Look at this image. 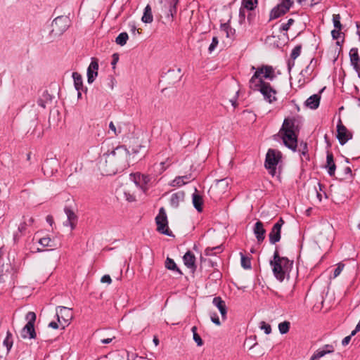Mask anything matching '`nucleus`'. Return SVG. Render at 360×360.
<instances>
[{"instance_id":"obj_1","label":"nucleus","mask_w":360,"mask_h":360,"mask_svg":"<svg viewBox=\"0 0 360 360\" xmlns=\"http://www.w3.org/2000/svg\"><path fill=\"white\" fill-rule=\"evenodd\" d=\"M254 73L248 82V86L253 91L259 92L265 101L272 103L277 100V91L270 82L276 78L274 68L268 65H262L257 68L251 67Z\"/></svg>"},{"instance_id":"obj_2","label":"nucleus","mask_w":360,"mask_h":360,"mask_svg":"<svg viewBox=\"0 0 360 360\" xmlns=\"http://www.w3.org/2000/svg\"><path fill=\"white\" fill-rule=\"evenodd\" d=\"M272 271L277 280L283 281L285 278H289L290 273L293 267V261L285 257H281L276 250L273 259L270 261Z\"/></svg>"},{"instance_id":"obj_3","label":"nucleus","mask_w":360,"mask_h":360,"mask_svg":"<svg viewBox=\"0 0 360 360\" xmlns=\"http://www.w3.org/2000/svg\"><path fill=\"white\" fill-rule=\"evenodd\" d=\"M296 129L295 120L292 118H285L279 131V135L284 145L294 152L296 151L297 146V136L295 134Z\"/></svg>"},{"instance_id":"obj_4","label":"nucleus","mask_w":360,"mask_h":360,"mask_svg":"<svg viewBox=\"0 0 360 360\" xmlns=\"http://www.w3.org/2000/svg\"><path fill=\"white\" fill-rule=\"evenodd\" d=\"M281 158L282 154L278 150L270 148L266 153L264 166L272 176L277 174V166Z\"/></svg>"},{"instance_id":"obj_5","label":"nucleus","mask_w":360,"mask_h":360,"mask_svg":"<svg viewBox=\"0 0 360 360\" xmlns=\"http://www.w3.org/2000/svg\"><path fill=\"white\" fill-rule=\"evenodd\" d=\"M27 321L26 325L22 328L20 331V336L23 339H34L37 334L34 329V323L36 321V314L33 311H29L26 316Z\"/></svg>"},{"instance_id":"obj_6","label":"nucleus","mask_w":360,"mask_h":360,"mask_svg":"<svg viewBox=\"0 0 360 360\" xmlns=\"http://www.w3.org/2000/svg\"><path fill=\"white\" fill-rule=\"evenodd\" d=\"M155 222L157 224V231L162 234L171 236L172 232L168 228L167 216L164 207L159 210V212L155 217Z\"/></svg>"},{"instance_id":"obj_7","label":"nucleus","mask_w":360,"mask_h":360,"mask_svg":"<svg viewBox=\"0 0 360 360\" xmlns=\"http://www.w3.org/2000/svg\"><path fill=\"white\" fill-rule=\"evenodd\" d=\"M70 20L67 16H58L52 22L51 32L56 35H60L68 30Z\"/></svg>"},{"instance_id":"obj_8","label":"nucleus","mask_w":360,"mask_h":360,"mask_svg":"<svg viewBox=\"0 0 360 360\" xmlns=\"http://www.w3.org/2000/svg\"><path fill=\"white\" fill-rule=\"evenodd\" d=\"M292 0H282L281 2L275 6L270 13V20L276 19L285 14L292 7Z\"/></svg>"},{"instance_id":"obj_9","label":"nucleus","mask_w":360,"mask_h":360,"mask_svg":"<svg viewBox=\"0 0 360 360\" xmlns=\"http://www.w3.org/2000/svg\"><path fill=\"white\" fill-rule=\"evenodd\" d=\"M56 316L58 323L63 328L70 323L72 317L71 309L65 307H58L56 309Z\"/></svg>"},{"instance_id":"obj_10","label":"nucleus","mask_w":360,"mask_h":360,"mask_svg":"<svg viewBox=\"0 0 360 360\" xmlns=\"http://www.w3.org/2000/svg\"><path fill=\"white\" fill-rule=\"evenodd\" d=\"M337 139L340 145H345L349 140L352 139V134L342 124L340 119L337 124Z\"/></svg>"},{"instance_id":"obj_11","label":"nucleus","mask_w":360,"mask_h":360,"mask_svg":"<svg viewBox=\"0 0 360 360\" xmlns=\"http://www.w3.org/2000/svg\"><path fill=\"white\" fill-rule=\"evenodd\" d=\"M131 179L134 181V184L144 193L147 191L148 188V184L150 183L151 179L150 176L136 173L131 174Z\"/></svg>"},{"instance_id":"obj_12","label":"nucleus","mask_w":360,"mask_h":360,"mask_svg":"<svg viewBox=\"0 0 360 360\" xmlns=\"http://www.w3.org/2000/svg\"><path fill=\"white\" fill-rule=\"evenodd\" d=\"M283 224V219L280 218L279 220L273 226L269 235V242L271 244H275L281 240V230Z\"/></svg>"},{"instance_id":"obj_13","label":"nucleus","mask_w":360,"mask_h":360,"mask_svg":"<svg viewBox=\"0 0 360 360\" xmlns=\"http://www.w3.org/2000/svg\"><path fill=\"white\" fill-rule=\"evenodd\" d=\"M128 150L123 146L117 147L114 150L111 151L110 153H105L108 158L111 160L112 158H117V160L120 162L127 160L128 158Z\"/></svg>"},{"instance_id":"obj_14","label":"nucleus","mask_w":360,"mask_h":360,"mask_svg":"<svg viewBox=\"0 0 360 360\" xmlns=\"http://www.w3.org/2000/svg\"><path fill=\"white\" fill-rule=\"evenodd\" d=\"M335 351L334 347L332 345H325L323 347L316 350L309 360H319L328 354H331Z\"/></svg>"},{"instance_id":"obj_15","label":"nucleus","mask_w":360,"mask_h":360,"mask_svg":"<svg viewBox=\"0 0 360 360\" xmlns=\"http://www.w3.org/2000/svg\"><path fill=\"white\" fill-rule=\"evenodd\" d=\"M98 63L96 59L92 58L87 68V82L91 84L98 75Z\"/></svg>"},{"instance_id":"obj_16","label":"nucleus","mask_w":360,"mask_h":360,"mask_svg":"<svg viewBox=\"0 0 360 360\" xmlns=\"http://www.w3.org/2000/svg\"><path fill=\"white\" fill-rule=\"evenodd\" d=\"M349 58L351 65L356 72L358 77L360 78V58L358 53L357 48H352L349 51Z\"/></svg>"},{"instance_id":"obj_17","label":"nucleus","mask_w":360,"mask_h":360,"mask_svg":"<svg viewBox=\"0 0 360 360\" xmlns=\"http://www.w3.org/2000/svg\"><path fill=\"white\" fill-rule=\"evenodd\" d=\"M64 212L67 216V220L63 222V225L70 226L71 230H73L75 228L77 217L70 207H65Z\"/></svg>"},{"instance_id":"obj_18","label":"nucleus","mask_w":360,"mask_h":360,"mask_svg":"<svg viewBox=\"0 0 360 360\" xmlns=\"http://www.w3.org/2000/svg\"><path fill=\"white\" fill-rule=\"evenodd\" d=\"M253 233L258 243H262L264 240L266 230L262 221H258L255 224Z\"/></svg>"},{"instance_id":"obj_19","label":"nucleus","mask_w":360,"mask_h":360,"mask_svg":"<svg viewBox=\"0 0 360 360\" xmlns=\"http://www.w3.org/2000/svg\"><path fill=\"white\" fill-rule=\"evenodd\" d=\"M183 261L186 266L191 269L192 271H195L196 269L195 265V257L191 252L188 251L183 257Z\"/></svg>"},{"instance_id":"obj_20","label":"nucleus","mask_w":360,"mask_h":360,"mask_svg":"<svg viewBox=\"0 0 360 360\" xmlns=\"http://www.w3.org/2000/svg\"><path fill=\"white\" fill-rule=\"evenodd\" d=\"M213 304L219 309L223 319H226L227 308L225 302L220 297H215L212 300Z\"/></svg>"},{"instance_id":"obj_21","label":"nucleus","mask_w":360,"mask_h":360,"mask_svg":"<svg viewBox=\"0 0 360 360\" xmlns=\"http://www.w3.org/2000/svg\"><path fill=\"white\" fill-rule=\"evenodd\" d=\"M326 168L327 169L329 176H334L336 166L333 160V155L330 152H327Z\"/></svg>"},{"instance_id":"obj_22","label":"nucleus","mask_w":360,"mask_h":360,"mask_svg":"<svg viewBox=\"0 0 360 360\" xmlns=\"http://www.w3.org/2000/svg\"><path fill=\"white\" fill-rule=\"evenodd\" d=\"M53 97L48 91H44L41 96L39 98L37 103L43 108H46L52 103Z\"/></svg>"},{"instance_id":"obj_23","label":"nucleus","mask_w":360,"mask_h":360,"mask_svg":"<svg viewBox=\"0 0 360 360\" xmlns=\"http://www.w3.org/2000/svg\"><path fill=\"white\" fill-rule=\"evenodd\" d=\"M320 96L314 94L309 96L305 101V105L312 110L316 109L320 103Z\"/></svg>"},{"instance_id":"obj_24","label":"nucleus","mask_w":360,"mask_h":360,"mask_svg":"<svg viewBox=\"0 0 360 360\" xmlns=\"http://www.w3.org/2000/svg\"><path fill=\"white\" fill-rule=\"evenodd\" d=\"M184 193L183 191H178L173 193L170 198V205L172 207L176 208L179 205V203L184 201Z\"/></svg>"},{"instance_id":"obj_25","label":"nucleus","mask_w":360,"mask_h":360,"mask_svg":"<svg viewBox=\"0 0 360 360\" xmlns=\"http://www.w3.org/2000/svg\"><path fill=\"white\" fill-rule=\"evenodd\" d=\"M195 192L192 195V202L194 207L198 212H200L202 211L203 200L201 195L197 193V189H195Z\"/></svg>"},{"instance_id":"obj_26","label":"nucleus","mask_w":360,"mask_h":360,"mask_svg":"<svg viewBox=\"0 0 360 360\" xmlns=\"http://www.w3.org/2000/svg\"><path fill=\"white\" fill-rule=\"evenodd\" d=\"M72 79L74 80L75 88L77 91L83 90V82L82 77L80 74L78 72H73L72 75Z\"/></svg>"},{"instance_id":"obj_27","label":"nucleus","mask_w":360,"mask_h":360,"mask_svg":"<svg viewBox=\"0 0 360 360\" xmlns=\"http://www.w3.org/2000/svg\"><path fill=\"white\" fill-rule=\"evenodd\" d=\"M141 20L144 23H150L153 22V17L152 11H151V8H150V5H147L145 7Z\"/></svg>"},{"instance_id":"obj_28","label":"nucleus","mask_w":360,"mask_h":360,"mask_svg":"<svg viewBox=\"0 0 360 360\" xmlns=\"http://www.w3.org/2000/svg\"><path fill=\"white\" fill-rule=\"evenodd\" d=\"M13 335L10 331H7L6 336L3 342V345L6 347L7 353H8L13 347Z\"/></svg>"},{"instance_id":"obj_29","label":"nucleus","mask_w":360,"mask_h":360,"mask_svg":"<svg viewBox=\"0 0 360 360\" xmlns=\"http://www.w3.org/2000/svg\"><path fill=\"white\" fill-rule=\"evenodd\" d=\"M220 29L226 33L227 37H232L235 33V30L231 27L228 22L221 24Z\"/></svg>"},{"instance_id":"obj_30","label":"nucleus","mask_w":360,"mask_h":360,"mask_svg":"<svg viewBox=\"0 0 360 360\" xmlns=\"http://www.w3.org/2000/svg\"><path fill=\"white\" fill-rule=\"evenodd\" d=\"M165 266L167 269H169V270H172V271H178L180 274H181V271L178 269L176 263L174 262V261L171 259V258H169L167 257V259H166V262H165Z\"/></svg>"},{"instance_id":"obj_31","label":"nucleus","mask_w":360,"mask_h":360,"mask_svg":"<svg viewBox=\"0 0 360 360\" xmlns=\"http://www.w3.org/2000/svg\"><path fill=\"white\" fill-rule=\"evenodd\" d=\"M128 38L129 37L127 32H121L117 37L115 42L120 46H124L126 44Z\"/></svg>"},{"instance_id":"obj_32","label":"nucleus","mask_w":360,"mask_h":360,"mask_svg":"<svg viewBox=\"0 0 360 360\" xmlns=\"http://www.w3.org/2000/svg\"><path fill=\"white\" fill-rule=\"evenodd\" d=\"M243 5L246 9L252 11L257 5V0H243Z\"/></svg>"},{"instance_id":"obj_33","label":"nucleus","mask_w":360,"mask_h":360,"mask_svg":"<svg viewBox=\"0 0 360 360\" xmlns=\"http://www.w3.org/2000/svg\"><path fill=\"white\" fill-rule=\"evenodd\" d=\"M240 260H241V266L245 269H249L251 268V262L249 257H246L243 255V252H240Z\"/></svg>"},{"instance_id":"obj_34","label":"nucleus","mask_w":360,"mask_h":360,"mask_svg":"<svg viewBox=\"0 0 360 360\" xmlns=\"http://www.w3.org/2000/svg\"><path fill=\"white\" fill-rule=\"evenodd\" d=\"M191 331L193 333V340L196 342L198 346H202L203 345V342L200 336L197 333V327L193 326Z\"/></svg>"},{"instance_id":"obj_35","label":"nucleus","mask_w":360,"mask_h":360,"mask_svg":"<svg viewBox=\"0 0 360 360\" xmlns=\"http://www.w3.org/2000/svg\"><path fill=\"white\" fill-rule=\"evenodd\" d=\"M290 329V322L283 321L278 324V330L281 334H286Z\"/></svg>"},{"instance_id":"obj_36","label":"nucleus","mask_w":360,"mask_h":360,"mask_svg":"<svg viewBox=\"0 0 360 360\" xmlns=\"http://www.w3.org/2000/svg\"><path fill=\"white\" fill-rule=\"evenodd\" d=\"M186 184V181H183L181 176H176L174 179H173L170 183L169 186L172 187H180Z\"/></svg>"},{"instance_id":"obj_37","label":"nucleus","mask_w":360,"mask_h":360,"mask_svg":"<svg viewBox=\"0 0 360 360\" xmlns=\"http://www.w3.org/2000/svg\"><path fill=\"white\" fill-rule=\"evenodd\" d=\"M341 17L340 14H333V26L335 29L342 30V25L340 22Z\"/></svg>"},{"instance_id":"obj_38","label":"nucleus","mask_w":360,"mask_h":360,"mask_svg":"<svg viewBox=\"0 0 360 360\" xmlns=\"http://www.w3.org/2000/svg\"><path fill=\"white\" fill-rule=\"evenodd\" d=\"M221 251V248L220 246H216L213 248H207L205 249V255L207 256H213L217 253L220 252Z\"/></svg>"},{"instance_id":"obj_39","label":"nucleus","mask_w":360,"mask_h":360,"mask_svg":"<svg viewBox=\"0 0 360 360\" xmlns=\"http://www.w3.org/2000/svg\"><path fill=\"white\" fill-rule=\"evenodd\" d=\"M179 0H170L169 1V13L172 17H173L176 13V6Z\"/></svg>"},{"instance_id":"obj_40","label":"nucleus","mask_w":360,"mask_h":360,"mask_svg":"<svg viewBox=\"0 0 360 360\" xmlns=\"http://www.w3.org/2000/svg\"><path fill=\"white\" fill-rule=\"evenodd\" d=\"M122 194L124 199L129 202H132L136 200V197L134 195L131 193L129 191L123 190Z\"/></svg>"},{"instance_id":"obj_41","label":"nucleus","mask_w":360,"mask_h":360,"mask_svg":"<svg viewBox=\"0 0 360 360\" xmlns=\"http://www.w3.org/2000/svg\"><path fill=\"white\" fill-rule=\"evenodd\" d=\"M301 49L302 46L300 45H297L295 46L292 50L290 57L293 60H295L300 55Z\"/></svg>"},{"instance_id":"obj_42","label":"nucleus","mask_w":360,"mask_h":360,"mask_svg":"<svg viewBox=\"0 0 360 360\" xmlns=\"http://www.w3.org/2000/svg\"><path fill=\"white\" fill-rule=\"evenodd\" d=\"M298 151L300 153V156H305L308 151L307 144L303 142L300 143Z\"/></svg>"},{"instance_id":"obj_43","label":"nucleus","mask_w":360,"mask_h":360,"mask_svg":"<svg viewBox=\"0 0 360 360\" xmlns=\"http://www.w3.org/2000/svg\"><path fill=\"white\" fill-rule=\"evenodd\" d=\"M260 328L264 331L266 335H269L271 333V328L269 323H266L264 321H262L260 323Z\"/></svg>"},{"instance_id":"obj_44","label":"nucleus","mask_w":360,"mask_h":360,"mask_svg":"<svg viewBox=\"0 0 360 360\" xmlns=\"http://www.w3.org/2000/svg\"><path fill=\"white\" fill-rule=\"evenodd\" d=\"M219 44V40L217 37H214L212 39V42L208 48V51L210 53H212L217 46Z\"/></svg>"},{"instance_id":"obj_45","label":"nucleus","mask_w":360,"mask_h":360,"mask_svg":"<svg viewBox=\"0 0 360 360\" xmlns=\"http://www.w3.org/2000/svg\"><path fill=\"white\" fill-rule=\"evenodd\" d=\"M109 128L110 129L113 131L114 134L115 136H117L122 132V129L120 127H118L117 128L115 127L114 123L112 122H110L109 124Z\"/></svg>"},{"instance_id":"obj_46","label":"nucleus","mask_w":360,"mask_h":360,"mask_svg":"<svg viewBox=\"0 0 360 360\" xmlns=\"http://www.w3.org/2000/svg\"><path fill=\"white\" fill-rule=\"evenodd\" d=\"M344 266L345 265L342 263L338 264L337 267L335 269L333 272V278H336L341 274L344 269Z\"/></svg>"},{"instance_id":"obj_47","label":"nucleus","mask_w":360,"mask_h":360,"mask_svg":"<svg viewBox=\"0 0 360 360\" xmlns=\"http://www.w3.org/2000/svg\"><path fill=\"white\" fill-rule=\"evenodd\" d=\"M51 240L49 237H44L42 238H40L39 240V244H41L44 247H51V245L50 244Z\"/></svg>"},{"instance_id":"obj_48","label":"nucleus","mask_w":360,"mask_h":360,"mask_svg":"<svg viewBox=\"0 0 360 360\" xmlns=\"http://www.w3.org/2000/svg\"><path fill=\"white\" fill-rule=\"evenodd\" d=\"M294 20L292 18H290L286 23H283L281 26V29L283 31H288L290 26L293 24Z\"/></svg>"},{"instance_id":"obj_49","label":"nucleus","mask_w":360,"mask_h":360,"mask_svg":"<svg viewBox=\"0 0 360 360\" xmlns=\"http://www.w3.org/2000/svg\"><path fill=\"white\" fill-rule=\"evenodd\" d=\"M210 319L212 322L216 324L217 326L221 325L219 319L216 313H210Z\"/></svg>"},{"instance_id":"obj_50","label":"nucleus","mask_w":360,"mask_h":360,"mask_svg":"<svg viewBox=\"0 0 360 360\" xmlns=\"http://www.w3.org/2000/svg\"><path fill=\"white\" fill-rule=\"evenodd\" d=\"M341 30H338V29H334L331 31V35L333 37V39H338L340 36V32Z\"/></svg>"},{"instance_id":"obj_51","label":"nucleus","mask_w":360,"mask_h":360,"mask_svg":"<svg viewBox=\"0 0 360 360\" xmlns=\"http://www.w3.org/2000/svg\"><path fill=\"white\" fill-rule=\"evenodd\" d=\"M129 30L134 35L136 34H139V32L137 30L136 27L134 22L129 24Z\"/></svg>"},{"instance_id":"obj_52","label":"nucleus","mask_w":360,"mask_h":360,"mask_svg":"<svg viewBox=\"0 0 360 360\" xmlns=\"http://www.w3.org/2000/svg\"><path fill=\"white\" fill-rule=\"evenodd\" d=\"M101 282L103 283H106L108 284H110L112 283V279L109 275L106 274L102 276Z\"/></svg>"},{"instance_id":"obj_53","label":"nucleus","mask_w":360,"mask_h":360,"mask_svg":"<svg viewBox=\"0 0 360 360\" xmlns=\"http://www.w3.org/2000/svg\"><path fill=\"white\" fill-rule=\"evenodd\" d=\"M352 335H348V336L345 337V338L342 340V345L343 346H346V345H347L349 343L350 340H351V338H352Z\"/></svg>"},{"instance_id":"obj_54","label":"nucleus","mask_w":360,"mask_h":360,"mask_svg":"<svg viewBox=\"0 0 360 360\" xmlns=\"http://www.w3.org/2000/svg\"><path fill=\"white\" fill-rule=\"evenodd\" d=\"M183 181H186V184L193 179L191 174L181 176Z\"/></svg>"},{"instance_id":"obj_55","label":"nucleus","mask_w":360,"mask_h":360,"mask_svg":"<svg viewBox=\"0 0 360 360\" xmlns=\"http://www.w3.org/2000/svg\"><path fill=\"white\" fill-rule=\"evenodd\" d=\"M360 330V319H359V323H357V325L355 327V329L354 330L352 331L351 333V335H354L357 332H359Z\"/></svg>"},{"instance_id":"obj_56","label":"nucleus","mask_w":360,"mask_h":360,"mask_svg":"<svg viewBox=\"0 0 360 360\" xmlns=\"http://www.w3.org/2000/svg\"><path fill=\"white\" fill-rule=\"evenodd\" d=\"M49 326L53 329H58L59 328L58 323L54 321L50 322Z\"/></svg>"},{"instance_id":"obj_57","label":"nucleus","mask_w":360,"mask_h":360,"mask_svg":"<svg viewBox=\"0 0 360 360\" xmlns=\"http://www.w3.org/2000/svg\"><path fill=\"white\" fill-rule=\"evenodd\" d=\"M218 184L219 186H228V181L226 179H221V180H219L217 181Z\"/></svg>"},{"instance_id":"obj_58","label":"nucleus","mask_w":360,"mask_h":360,"mask_svg":"<svg viewBox=\"0 0 360 360\" xmlns=\"http://www.w3.org/2000/svg\"><path fill=\"white\" fill-rule=\"evenodd\" d=\"M112 338H106V339L101 340V342L103 344H109L112 342Z\"/></svg>"},{"instance_id":"obj_59","label":"nucleus","mask_w":360,"mask_h":360,"mask_svg":"<svg viewBox=\"0 0 360 360\" xmlns=\"http://www.w3.org/2000/svg\"><path fill=\"white\" fill-rule=\"evenodd\" d=\"M295 65V62L294 60H292V61H289L288 63V70L289 71H290V70L292 69V68Z\"/></svg>"},{"instance_id":"obj_60","label":"nucleus","mask_w":360,"mask_h":360,"mask_svg":"<svg viewBox=\"0 0 360 360\" xmlns=\"http://www.w3.org/2000/svg\"><path fill=\"white\" fill-rule=\"evenodd\" d=\"M345 174H352V169L349 167H347L345 169Z\"/></svg>"},{"instance_id":"obj_61","label":"nucleus","mask_w":360,"mask_h":360,"mask_svg":"<svg viewBox=\"0 0 360 360\" xmlns=\"http://www.w3.org/2000/svg\"><path fill=\"white\" fill-rule=\"evenodd\" d=\"M153 342L155 346H158L159 345V340L158 339L157 337H154Z\"/></svg>"},{"instance_id":"obj_62","label":"nucleus","mask_w":360,"mask_h":360,"mask_svg":"<svg viewBox=\"0 0 360 360\" xmlns=\"http://www.w3.org/2000/svg\"><path fill=\"white\" fill-rule=\"evenodd\" d=\"M49 162H50V163H56V160H51V161H46V162H45V164L44 165V166H43V168H42V169H45V167H46V165L47 164H49Z\"/></svg>"},{"instance_id":"obj_63","label":"nucleus","mask_w":360,"mask_h":360,"mask_svg":"<svg viewBox=\"0 0 360 360\" xmlns=\"http://www.w3.org/2000/svg\"><path fill=\"white\" fill-rule=\"evenodd\" d=\"M316 195H317V198H319V201L321 200V194L319 193L317 190L316 189Z\"/></svg>"},{"instance_id":"obj_64","label":"nucleus","mask_w":360,"mask_h":360,"mask_svg":"<svg viewBox=\"0 0 360 360\" xmlns=\"http://www.w3.org/2000/svg\"><path fill=\"white\" fill-rule=\"evenodd\" d=\"M47 221L49 222L50 224H51L52 219L50 217H47Z\"/></svg>"}]
</instances>
